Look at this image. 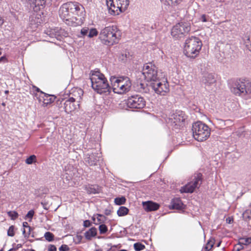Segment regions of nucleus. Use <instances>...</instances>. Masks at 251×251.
Segmentation results:
<instances>
[{
    "instance_id": "nucleus-1",
    "label": "nucleus",
    "mask_w": 251,
    "mask_h": 251,
    "mask_svg": "<svg viewBox=\"0 0 251 251\" xmlns=\"http://www.w3.org/2000/svg\"><path fill=\"white\" fill-rule=\"evenodd\" d=\"M121 37V31L116 26H108L102 29L99 34V38L102 43L112 46L118 43Z\"/></svg>"
},
{
    "instance_id": "nucleus-2",
    "label": "nucleus",
    "mask_w": 251,
    "mask_h": 251,
    "mask_svg": "<svg viewBox=\"0 0 251 251\" xmlns=\"http://www.w3.org/2000/svg\"><path fill=\"white\" fill-rule=\"evenodd\" d=\"M91 86L95 91L102 94L110 92L111 87L104 75L99 71L93 73L90 76Z\"/></svg>"
},
{
    "instance_id": "nucleus-3",
    "label": "nucleus",
    "mask_w": 251,
    "mask_h": 251,
    "mask_svg": "<svg viewBox=\"0 0 251 251\" xmlns=\"http://www.w3.org/2000/svg\"><path fill=\"white\" fill-rule=\"evenodd\" d=\"M113 91L115 93L124 94L128 92L131 86L130 79L127 76L116 77L112 76L110 79Z\"/></svg>"
},
{
    "instance_id": "nucleus-4",
    "label": "nucleus",
    "mask_w": 251,
    "mask_h": 251,
    "mask_svg": "<svg viewBox=\"0 0 251 251\" xmlns=\"http://www.w3.org/2000/svg\"><path fill=\"white\" fill-rule=\"evenodd\" d=\"M201 46V40L198 37L192 36L185 41L184 53L188 57L195 58L199 54Z\"/></svg>"
},
{
    "instance_id": "nucleus-5",
    "label": "nucleus",
    "mask_w": 251,
    "mask_h": 251,
    "mask_svg": "<svg viewBox=\"0 0 251 251\" xmlns=\"http://www.w3.org/2000/svg\"><path fill=\"white\" fill-rule=\"evenodd\" d=\"M231 92L236 95L251 97V81L249 80H238L231 88Z\"/></svg>"
},
{
    "instance_id": "nucleus-6",
    "label": "nucleus",
    "mask_w": 251,
    "mask_h": 251,
    "mask_svg": "<svg viewBox=\"0 0 251 251\" xmlns=\"http://www.w3.org/2000/svg\"><path fill=\"white\" fill-rule=\"evenodd\" d=\"M192 130L194 138L200 142L206 140L210 134V129L209 127L201 122L194 123Z\"/></svg>"
},
{
    "instance_id": "nucleus-7",
    "label": "nucleus",
    "mask_w": 251,
    "mask_h": 251,
    "mask_svg": "<svg viewBox=\"0 0 251 251\" xmlns=\"http://www.w3.org/2000/svg\"><path fill=\"white\" fill-rule=\"evenodd\" d=\"M83 94V90L81 89H78L76 92H74L73 95L75 98L71 97L65 100L64 102V109L66 113H70L79 108V104L78 103L82 99Z\"/></svg>"
},
{
    "instance_id": "nucleus-8",
    "label": "nucleus",
    "mask_w": 251,
    "mask_h": 251,
    "mask_svg": "<svg viewBox=\"0 0 251 251\" xmlns=\"http://www.w3.org/2000/svg\"><path fill=\"white\" fill-rule=\"evenodd\" d=\"M109 13L113 15H119L125 11L129 4V0H110L106 1Z\"/></svg>"
},
{
    "instance_id": "nucleus-9",
    "label": "nucleus",
    "mask_w": 251,
    "mask_h": 251,
    "mask_svg": "<svg viewBox=\"0 0 251 251\" xmlns=\"http://www.w3.org/2000/svg\"><path fill=\"white\" fill-rule=\"evenodd\" d=\"M190 23L181 22L175 25L171 30V35L175 39H180L185 36L190 31Z\"/></svg>"
},
{
    "instance_id": "nucleus-10",
    "label": "nucleus",
    "mask_w": 251,
    "mask_h": 251,
    "mask_svg": "<svg viewBox=\"0 0 251 251\" xmlns=\"http://www.w3.org/2000/svg\"><path fill=\"white\" fill-rule=\"evenodd\" d=\"M202 175L201 173H196L192 177V180L185 186L181 187V193H192L195 189L199 188L202 183Z\"/></svg>"
},
{
    "instance_id": "nucleus-11",
    "label": "nucleus",
    "mask_w": 251,
    "mask_h": 251,
    "mask_svg": "<svg viewBox=\"0 0 251 251\" xmlns=\"http://www.w3.org/2000/svg\"><path fill=\"white\" fill-rule=\"evenodd\" d=\"M143 75L148 81L156 82L159 80L156 67L151 62L144 65Z\"/></svg>"
},
{
    "instance_id": "nucleus-12",
    "label": "nucleus",
    "mask_w": 251,
    "mask_h": 251,
    "mask_svg": "<svg viewBox=\"0 0 251 251\" xmlns=\"http://www.w3.org/2000/svg\"><path fill=\"white\" fill-rule=\"evenodd\" d=\"M63 4L60 7L59 10L60 17L68 25L72 26H76L82 24L80 18H78L75 16H71L70 10L66 9V13L62 11Z\"/></svg>"
},
{
    "instance_id": "nucleus-13",
    "label": "nucleus",
    "mask_w": 251,
    "mask_h": 251,
    "mask_svg": "<svg viewBox=\"0 0 251 251\" xmlns=\"http://www.w3.org/2000/svg\"><path fill=\"white\" fill-rule=\"evenodd\" d=\"M127 105L130 108L141 109L146 105L144 98L139 95L129 97L126 102Z\"/></svg>"
},
{
    "instance_id": "nucleus-14",
    "label": "nucleus",
    "mask_w": 251,
    "mask_h": 251,
    "mask_svg": "<svg viewBox=\"0 0 251 251\" xmlns=\"http://www.w3.org/2000/svg\"><path fill=\"white\" fill-rule=\"evenodd\" d=\"M151 86L156 94L165 95L169 91V84L167 81L161 82L160 80L154 82H151Z\"/></svg>"
},
{
    "instance_id": "nucleus-15",
    "label": "nucleus",
    "mask_w": 251,
    "mask_h": 251,
    "mask_svg": "<svg viewBox=\"0 0 251 251\" xmlns=\"http://www.w3.org/2000/svg\"><path fill=\"white\" fill-rule=\"evenodd\" d=\"M82 8L81 5L75 2H68L63 4L62 11L66 13V9L70 10L71 16H78V13Z\"/></svg>"
},
{
    "instance_id": "nucleus-16",
    "label": "nucleus",
    "mask_w": 251,
    "mask_h": 251,
    "mask_svg": "<svg viewBox=\"0 0 251 251\" xmlns=\"http://www.w3.org/2000/svg\"><path fill=\"white\" fill-rule=\"evenodd\" d=\"M216 82V79L213 74L207 73L203 75L202 82L206 89H211V87L215 85Z\"/></svg>"
},
{
    "instance_id": "nucleus-17",
    "label": "nucleus",
    "mask_w": 251,
    "mask_h": 251,
    "mask_svg": "<svg viewBox=\"0 0 251 251\" xmlns=\"http://www.w3.org/2000/svg\"><path fill=\"white\" fill-rule=\"evenodd\" d=\"M101 157V153L98 152L88 153L85 158V162L90 166H95Z\"/></svg>"
},
{
    "instance_id": "nucleus-18",
    "label": "nucleus",
    "mask_w": 251,
    "mask_h": 251,
    "mask_svg": "<svg viewBox=\"0 0 251 251\" xmlns=\"http://www.w3.org/2000/svg\"><path fill=\"white\" fill-rule=\"evenodd\" d=\"M42 96H39L38 97V95L36 94L35 97L38 100L39 102L42 101V105L46 106L48 104L53 102L55 99V97L53 95H50L43 92H41Z\"/></svg>"
},
{
    "instance_id": "nucleus-19",
    "label": "nucleus",
    "mask_w": 251,
    "mask_h": 251,
    "mask_svg": "<svg viewBox=\"0 0 251 251\" xmlns=\"http://www.w3.org/2000/svg\"><path fill=\"white\" fill-rule=\"evenodd\" d=\"M28 2L31 8L36 12L43 9L46 4L45 0H28Z\"/></svg>"
},
{
    "instance_id": "nucleus-20",
    "label": "nucleus",
    "mask_w": 251,
    "mask_h": 251,
    "mask_svg": "<svg viewBox=\"0 0 251 251\" xmlns=\"http://www.w3.org/2000/svg\"><path fill=\"white\" fill-rule=\"evenodd\" d=\"M143 205L145 211L148 212L156 210L159 207L158 204L151 201L143 202Z\"/></svg>"
},
{
    "instance_id": "nucleus-21",
    "label": "nucleus",
    "mask_w": 251,
    "mask_h": 251,
    "mask_svg": "<svg viewBox=\"0 0 251 251\" xmlns=\"http://www.w3.org/2000/svg\"><path fill=\"white\" fill-rule=\"evenodd\" d=\"M172 120H174L173 122L175 123L176 125H180V124L184 122L185 120L184 114L182 112H181L180 114L176 113L174 115L173 119L172 118Z\"/></svg>"
},
{
    "instance_id": "nucleus-22",
    "label": "nucleus",
    "mask_w": 251,
    "mask_h": 251,
    "mask_svg": "<svg viewBox=\"0 0 251 251\" xmlns=\"http://www.w3.org/2000/svg\"><path fill=\"white\" fill-rule=\"evenodd\" d=\"M172 209H181L183 208V204L180 199H173L171 202Z\"/></svg>"
},
{
    "instance_id": "nucleus-23",
    "label": "nucleus",
    "mask_w": 251,
    "mask_h": 251,
    "mask_svg": "<svg viewBox=\"0 0 251 251\" xmlns=\"http://www.w3.org/2000/svg\"><path fill=\"white\" fill-rule=\"evenodd\" d=\"M97 229L96 227H93L89 230L85 232L84 235L85 238L88 240H91L92 237H95L97 235Z\"/></svg>"
},
{
    "instance_id": "nucleus-24",
    "label": "nucleus",
    "mask_w": 251,
    "mask_h": 251,
    "mask_svg": "<svg viewBox=\"0 0 251 251\" xmlns=\"http://www.w3.org/2000/svg\"><path fill=\"white\" fill-rule=\"evenodd\" d=\"M51 204L52 199L49 196L45 197L41 202V204L43 205V208L46 210L49 209Z\"/></svg>"
},
{
    "instance_id": "nucleus-25",
    "label": "nucleus",
    "mask_w": 251,
    "mask_h": 251,
    "mask_svg": "<svg viewBox=\"0 0 251 251\" xmlns=\"http://www.w3.org/2000/svg\"><path fill=\"white\" fill-rule=\"evenodd\" d=\"M87 193L91 194H97L100 192V189L98 186L91 185L86 187Z\"/></svg>"
},
{
    "instance_id": "nucleus-26",
    "label": "nucleus",
    "mask_w": 251,
    "mask_h": 251,
    "mask_svg": "<svg viewBox=\"0 0 251 251\" xmlns=\"http://www.w3.org/2000/svg\"><path fill=\"white\" fill-rule=\"evenodd\" d=\"M129 210L125 206H121L117 210V214L119 216H124L127 214Z\"/></svg>"
},
{
    "instance_id": "nucleus-27",
    "label": "nucleus",
    "mask_w": 251,
    "mask_h": 251,
    "mask_svg": "<svg viewBox=\"0 0 251 251\" xmlns=\"http://www.w3.org/2000/svg\"><path fill=\"white\" fill-rule=\"evenodd\" d=\"M182 0H162V2L166 5L171 6L179 3Z\"/></svg>"
},
{
    "instance_id": "nucleus-28",
    "label": "nucleus",
    "mask_w": 251,
    "mask_h": 251,
    "mask_svg": "<svg viewBox=\"0 0 251 251\" xmlns=\"http://www.w3.org/2000/svg\"><path fill=\"white\" fill-rule=\"evenodd\" d=\"M126 201V199L124 197H122L121 198L118 197L115 199L114 202L117 205H122L125 204Z\"/></svg>"
},
{
    "instance_id": "nucleus-29",
    "label": "nucleus",
    "mask_w": 251,
    "mask_h": 251,
    "mask_svg": "<svg viewBox=\"0 0 251 251\" xmlns=\"http://www.w3.org/2000/svg\"><path fill=\"white\" fill-rule=\"evenodd\" d=\"M133 246L136 251H140L145 248V245L139 242L135 243Z\"/></svg>"
},
{
    "instance_id": "nucleus-30",
    "label": "nucleus",
    "mask_w": 251,
    "mask_h": 251,
    "mask_svg": "<svg viewBox=\"0 0 251 251\" xmlns=\"http://www.w3.org/2000/svg\"><path fill=\"white\" fill-rule=\"evenodd\" d=\"M44 237L46 240L51 242L53 240L54 235L50 232H46L45 233Z\"/></svg>"
},
{
    "instance_id": "nucleus-31",
    "label": "nucleus",
    "mask_w": 251,
    "mask_h": 251,
    "mask_svg": "<svg viewBox=\"0 0 251 251\" xmlns=\"http://www.w3.org/2000/svg\"><path fill=\"white\" fill-rule=\"evenodd\" d=\"M96 216L99 223H96V224H99L101 223H103L106 220V217L103 215L97 214Z\"/></svg>"
},
{
    "instance_id": "nucleus-32",
    "label": "nucleus",
    "mask_w": 251,
    "mask_h": 251,
    "mask_svg": "<svg viewBox=\"0 0 251 251\" xmlns=\"http://www.w3.org/2000/svg\"><path fill=\"white\" fill-rule=\"evenodd\" d=\"M98 31L96 28H92L89 30L88 37L89 38L93 37L98 35Z\"/></svg>"
},
{
    "instance_id": "nucleus-33",
    "label": "nucleus",
    "mask_w": 251,
    "mask_h": 251,
    "mask_svg": "<svg viewBox=\"0 0 251 251\" xmlns=\"http://www.w3.org/2000/svg\"><path fill=\"white\" fill-rule=\"evenodd\" d=\"M99 228L100 233L101 234L105 233L107 231V227L106 225L104 224L100 225Z\"/></svg>"
},
{
    "instance_id": "nucleus-34",
    "label": "nucleus",
    "mask_w": 251,
    "mask_h": 251,
    "mask_svg": "<svg viewBox=\"0 0 251 251\" xmlns=\"http://www.w3.org/2000/svg\"><path fill=\"white\" fill-rule=\"evenodd\" d=\"M217 126H218V128L220 129L226 128V124L225 121L223 120H217Z\"/></svg>"
},
{
    "instance_id": "nucleus-35",
    "label": "nucleus",
    "mask_w": 251,
    "mask_h": 251,
    "mask_svg": "<svg viewBox=\"0 0 251 251\" xmlns=\"http://www.w3.org/2000/svg\"><path fill=\"white\" fill-rule=\"evenodd\" d=\"M139 90L140 92L146 93L147 92V85L145 84L140 83L139 85Z\"/></svg>"
},
{
    "instance_id": "nucleus-36",
    "label": "nucleus",
    "mask_w": 251,
    "mask_h": 251,
    "mask_svg": "<svg viewBox=\"0 0 251 251\" xmlns=\"http://www.w3.org/2000/svg\"><path fill=\"white\" fill-rule=\"evenodd\" d=\"M8 215L12 220H15L18 217V214L16 211H9L8 212Z\"/></svg>"
},
{
    "instance_id": "nucleus-37",
    "label": "nucleus",
    "mask_w": 251,
    "mask_h": 251,
    "mask_svg": "<svg viewBox=\"0 0 251 251\" xmlns=\"http://www.w3.org/2000/svg\"><path fill=\"white\" fill-rule=\"evenodd\" d=\"M240 240H243L244 242H240V244L243 245H247L251 243V238L248 237L246 238H241L240 239Z\"/></svg>"
},
{
    "instance_id": "nucleus-38",
    "label": "nucleus",
    "mask_w": 251,
    "mask_h": 251,
    "mask_svg": "<svg viewBox=\"0 0 251 251\" xmlns=\"http://www.w3.org/2000/svg\"><path fill=\"white\" fill-rule=\"evenodd\" d=\"M35 159H36L35 155H32L26 159L25 162L27 164H31L34 162V161L35 160Z\"/></svg>"
},
{
    "instance_id": "nucleus-39",
    "label": "nucleus",
    "mask_w": 251,
    "mask_h": 251,
    "mask_svg": "<svg viewBox=\"0 0 251 251\" xmlns=\"http://www.w3.org/2000/svg\"><path fill=\"white\" fill-rule=\"evenodd\" d=\"M14 227L13 226H11L9 227L7 230V235L9 236L13 237L14 236Z\"/></svg>"
},
{
    "instance_id": "nucleus-40",
    "label": "nucleus",
    "mask_w": 251,
    "mask_h": 251,
    "mask_svg": "<svg viewBox=\"0 0 251 251\" xmlns=\"http://www.w3.org/2000/svg\"><path fill=\"white\" fill-rule=\"evenodd\" d=\"M209 17L205 14L202 15L200 18V20L202 22H206L209 21Z\"/></svg>"
},
{
    "instance_id": "nucleus-41",
    "label": "nucleus",
    "mask_w": 251,
    "mask_h": 251,
    "mask_svg": "<svg viewBox=\"0 0 251 251\" xmlns=\"http://www.w3.org/2000/svg\"><path fill=\"white\" fill-rule=\"evenodd\" d=\"M70 248L67 245H62L59 248V251H68Z\"/></svg>"
},
{
    "instance_id": "nucleus-42",
    "label": "nucleus",
    "mask_w": 251,
    "mask_h": 251,
    "mask_svg": "<svg viewBox=\"0 0 251 251\" xmlns=\"http://www.w3.org/2000/svg\"><path fill=\"white\" fill-rule=\"evenodd\" d=\"M34 212L33 210H31L28 212L27 214L25 216L26 218H29L31 219L34 215Z\"/></svg>"
},
{
    "instance_id": "nucleus-43",
    "label": "nucleus",
    "mask_w": 251,
    "mask_h": 251,
    "mask_svg": "<svg viewBox=\"0 0 251 251\" xmlns=\"http://www.w3.org/2000/svg\"><path fill=\"white\" fill-rule=\"evenodd\" d=\"M225 125H226V127H229L233 125V122L232 121L230 120H225Z\"/></svg>"
},
{
    "instance_id": "nucleus-44",
    "label": "nucleus",
    "mask_w": 251,
    "mask_h": 251,
    "mask_svg": "<svg viewBox=\"0 0 251 251\" xmlns=\"http://www.w3.org/2000/svg\"><path fill=\"white\" fill-rule=\"evenodd\" d=\"M89 32V29L87 28H83L81 30V34L82 35H87Z\"/></svg>"
},
{
    "instance_id": "nucleus-45",
    "label": "nucleus",
    "mask_w": 251,
    "mask_h": 251,
    "mask_svg": "<svg viewBox=\"0 0 251 251\" xmlns=\"http://www.w3.org/2000/svg\"><path fill=\"white\" fill-rule=\"evenodd\" d=\"M48 251H56V248L53 245H50L48 248Z\"/></svg>"
},
{
    "instance_id": "nucleus-46",
    "label": "nucleus",
    "mask_w": 251,
    "mask_h": 251,
    "mask_svg": "<svg viewBox=\"0 0 251 251\" xmlns=\"http://www.w3.org/2000/svg\"><path fill=\"white\" fill-rule=\"evenodd\" d=\"M91 223L89 220H85L83 222V226L85 227H89L91 226Z\"/></svg>"
},
{
    "instance_id": "nucleus-47",
    "label": "nucleus",
    "mask_w": 251,
    "mask_h": 251,
    "mask_svg": "<svg viewBox=\"0 0 251 251\" xmlns=\"http://www.w3.org/2000/svg\"><path fill=\"white\" fill-rule=\"evenodd\" d=\"M54 30L53 31H48V32H49V33H47V34L50 37H52V38H53V37H56V34H53V32H54Z\"/></svg>"
},
{
    "instance_id": "nucleus-48",
    "label": "nucleus",
    "mask_w": 251,
    "mask_h": 251,
    "mask_svg": "<svg viewBox=\"0 0 251 251\" xmlns=\"http://www.w3.org/2000/svg\"><path fill=\"white\" fill-rule=\"evenodd\" d=\"M251 42L250 38L249 37H247V39L244 41V44H245L246 47H247L248 44H250Z\"/></svg>"
},
{
    "instance_id": "nucleus-49",
    "label": "nucleus",
    "mask_w": 251,
    "mask_h": 251,
    "mask_svg": "<svg viewBox=\"0 0 251 251\" xmlns=\"http://www.w3.org/2000/svg\"><path fill=\"white\" fill-rule=\"evenodd\" d=\"M23 226L24 227L27 228L29 230H31V227L28 226V224L27 222H25L23 224Z\"/></svg>"
},
{
    "instance_id": "nucleus-50",
    "label": "nucleus",
    "mask_w": 251,
    "mask_h": 251,
    "mask_svg": "<svg viewBox=\"0 0 251 251\" xmlns=\"http://www.w3.org/2000/svg\"><path fill=\"white\" fill-rule=\"evenodd\" d=\"M7 58L5 56H3L0 58V62H7Z\"/></svg>"
},
{
    "instance_id": "nucleus-51",
    "label": "nucleus",
    "mask_w": 251,
    "mask_h": 251,
    "mask_svg": "<svg viewBox=\"0 0 251 251\" xmlns=\"http://www.w3.org/2000/svg\"><path fill=\"white\" fill-rule=\"evenodd\" d=\"M23 234L24 235L25 237L28 238V236H27V234L25 233V230L24 228L23 230Z\"/></svg>"
},
{
    "instance_id": "nucleus-52",
    "label": "nucleus",
    "mask_w": 251,
    "mask_h": 251,
    "mask_svg": "<svg viewBox=\"0 0 251 251\" xmlns=\"http://www.w3.org/2000/svg\"><path fill=\"white\" fill-rule=\"evenodd\" d=\"M247 48L250 50L251 51V43L249 44H248Z\"/></svg>"
},
{
    "instance_id": "nucleus-53",
    "label": "nucleus",
    "mask_w": 251,
    "mask_h": 251,
    "mask_svg": "<svg viewBox=\"0 0 251 251\" xmlns=\"http://www.w3.org/2000/svg\"><path fill=\"white\" fill-rule=\"evenodd\" d=\"M3 23V20L0 17V26Z\"/></svg>"
},
{
    "instance_id": "nucleus-54",
    "label": "nucleus",
    "mask_w": 251,
    "mask_h": 251,
    "mask_svg": "<svg viewBox=\"0 0 251 251\" xmlns=\"http://www.w3.org/2000/svg\"><path fill=\"white\" fill-rule=\"evenodd\" d=\"M31 230L28 229V232L27 233V236H28L30 234Z\"/></svg>"
},
{
    "instance_id": "nucleus-55",
    "label": "nucleus",
    "mask_w": 251,
    "mask_h": 251,
    "mask_svg": "<svg viewBox=\"0 0 251 251\" xmlns=\"http://www.w3.org/2000/svg\"><path fill=\"white\" fill-rule=\"evenodd\" d=\"M36 91H37V92H40V93H41V92H42V91H41L40 90V89H39L38 88H36Z\"/></svg>"
},
{
    "instance_id": "nucleus-56",
    "label": "nucleus",
    "mask_w": 251,
    "mask_h": 251,
    "mask_svg": "<svg viewBox=\"0 0 251 251\" xmlns=\"http://www.w3.org/2000/svg\"><path fill=\"white\" fill-rule=\"evenodd\" d=\"M21 247H22V245L21 244H18L17 245V248H20Z\"/></svg>"
},
{
    "instance_id": "nucleus-57",
    "label": "nucleus",
    "mask_w": 251,
    "mask_h": 251,
    "mask_svg": "<svg viewBox=\"0 0 251 251\" xmlns=\"http://www.w3.org/2000/svg\"><path fill=\"white\" fill-rule=\"evenodd\" d=\"M15 250V249L12 248V249H10L9 250H8V251H13Z\"/></svg>"
},
{
    "instance_id": "nucleus-58",
    "label": "nucleus",
    "mask_w": 251,
    "mask_h": 251,
    "mask_svg": "<svg viewBox=\"0 0 251 251\" xmlns=\"http://www.w3.org/2000/svg\"><path fill=\"white\" fill-rule=\"evenodd\" d=\"M8 92H9V91H8V90H6V91H5V94H8Z\"/></svg>"
},
{
    "instance_id": "nucleus-59",
    "label": "nucleus",
    "mask_w": 251,
    "mask_h": 251,
    "mask_svg": "<svg viewBox=\"0 0 251 251\" xmlns=\"http://www.w3.org/2000/svg\"><path fill=\"white\" fill-rule=\"evenodd\" d=\"M92 220H93L94 221H95V218L94 217H93L92 218Z\"/></svg>"
},
{
    "instance_id": "nucleus-60",
    "label": "nucleus",
    "mask_w": 251,
    "mask_h": 251,
    "mask_svg": "<svg viewBox=\"0 0 251 251\" xmlns=\"http://www.w3.org/2000/svg\"><path fill=\"white\" fill-rule=\"evenodd\" d=\"M220 244H221V243H220H220H218V245H217V246H218V247L220 246Z\"/></svg>"
},
{
    "instance_id": "nucleus-61",
    "label": "nucleus",
    "mask_w": 251,
    "mask_h": 251,
    "mask_svg": "<svg viewBox=\"0 0 251 251\" xmlns=\"http://www.w3.org/2000/svg\"><path fill=\"white\" fill-rule=\"evenodd\" d=\"M101 251V250H96V251Z\"/></svg>"
},
{
    "instance_id": "nucleus-62",
    "label": "nucleus",
    "mask_w": 251,
    "mask_h": 251,
    "mask_svg": "<svg viewBox=\"0 0 251 251\" xmlns=\"http://www.w3.org/2000/svg\"><path fill=\"white\" fill-rule=\"evenodd\" d=\"M35 251V250H29V251Z\"/></svg>"
},
{
    "instance_id": "nucleus-63",
    "label": "nucleus",
    "mask_w": 251,
    "mask_h": 251,
    "mask_svg": "<svg viewBox=\"0 0 251 251\" xmlns=\"http://www.w3.org/2000/svg\"><path fill=\"white\" fill-rule=\"evenodd\" d=\"M2 104L3 106H4V105H5L4 103H2Z\"/></svg>"
},
{
    "instance_id": "nucleus-64",
    "label": "nucleus",
    "mask_w": 251,
    "mask_h": 251,
    "mask_svg": "<svg viewBox=\"0 0 251 251\" xmlns=\"http://www.w3.org/2000/svg\"><path fill=\"white\" fill-rule=\"evenodd\" d=\"M213 247V244H211V248H212Z\"/></svg>"
}]
</instances>
